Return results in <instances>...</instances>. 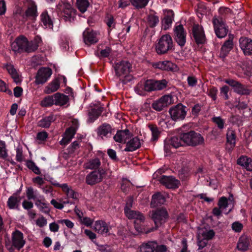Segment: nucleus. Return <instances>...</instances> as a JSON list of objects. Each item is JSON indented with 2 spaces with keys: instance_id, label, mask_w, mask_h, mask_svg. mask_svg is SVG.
Returning <instances> with one entry per match:
<instances>
[{
  "instance_id": "obj_1",
  "label": "nucleus",
  "mask_w": 252,
  "mask_h": 252,
  "mask_svg": "<svg viewBox=\"0 0 252 252\" xmlns=\"http://www.w3.org/2000/svg\"><path fill=\"white\" fill-rule=\"evenodd\" d=\"M167 84V82L165 80L141 81L137 85L135 91L138 94L143 95L145 92L162 90L166 87Z\"/></svg>"
},
{
  "instance_id": "obj_2",
  "label": "nucleus",
  "mask_w": 252,
  "mask_h": 252,
  "mask_svg": "<svg viewBox=\"0 0 252 252\" xmlns=\"http://www.w3.org/2000/svg\"><path fill=\"white\" fill-rule=\"evenodd\" d=\"M116 75L119 78L123 84H126L132 80L130 75L131 64L127 61H121L115 63L114 65Z\"/></svg>"
},
{
  "instance_id": "obj_3",
  "label": "nucleus",
  "mask_w": 252,
  "mask_h": 252,
  "mask_svg": "<svg viewBox=\"0 0 252 252\" xmlns=\"http://www.w3.org/2000/svg\"><path fill=\"white\" fill-rule=\"evenodd\" d=\"M131 201L129 200V202H127L126 206L124 209L125 215L128 219H134V227L138 232H143L142 228L138 225V223L143 222L145 220L144 217L142 214L139 212H136L131 210L130 208L131 207Z\"/></svg>"
},
{
  "instance_id": "obj_4",
  "label": "nucleus",
  "mask_w": 252,
  "mask_h": 252,
  "mask_svg": "<svg viewBox=\"0 0 252 252\" xmlns=\"http://www.w3.org/2000/svg\"><path fill=\"white\" fill-rule=\"evenodd\" d=\"M173 42L169 34L163 35L156 45V51L158 55H162L172 49Z\"/></svg>"
},
{
  "instance_id": "obj_5",
  "label": "nucleus",
  "mask_w": 252,
  "mask_h": 252,
  "mask_svg": "<svg viewBox=\"0 0 252 252\" xmlns=\"http://www.w3.org/2000/svg\"><path fill=\"white\" fill-rule=\"evenodd\" d=\"M182 139L185 144L192 146L200 145L204 141L203 137L199 133L193 131L182 134Z\"/></svg>"
},
{
  "instance_id": "obj_6",
  "label": "nucleus",
  "mask_w": 252,
  "mask_h": 252,
  "mask_svg": "<svg viewBox=\"0 0 252 252\" xmlns=\"http://www.w3.org/2000/svg\"><path fill=\"white\" fill-rule=\"evenodd\" d=\"M187 113V107L182 103H179L172 106L169 110L171 118L174 121L183 120L186 118Z\"/></svg>"
},
{
  "instance_id": "obj_7",
  "label": "nucleus",
  "mask_w": 252,
  "mask_h": 252,
  "mask_svg": "<svg viewBox=\"0 0 252 252\" xmlns=\"http://www.w3.org/2000/svg\"><path fill=\"white\" fill-rule=\"evenodd\" d=\"M106 175V172L103 168L92 171L86 176L85 178L86 183L89 185H94L101 182Z\"/></svg>"
},
{
  "instance_id": "obj_8",
  "label": "nucleus",
  "mask_w": 252,
  "mask_h": 252,
  "mask_svg": "<svg viewBox=\"0 0 252 252\" xmlns=\"http://www.w3.org/2000/svg\"><path fill=\"white\" fill-rule=\"evenodd\" d=\"M213 23L216 35L219 38L225 37L227 33L228 29L225 26L222 17H214L213 18Z\"/></svg>"
},
{
  "instance_id": "obj_9",
  "label": "nucleus",
  "mask_w": 252,
  "mask_h": 252,
  "mask_svg": "<svg viewBox=\"0 0 252 252\" xmlns=\"http://www.w3.org/2000/svg\"><path fill=\"white\" fill-rule=\"evenodd\" d=\"M58 9L62 11V16L65 21H71L75 16V10L68 3L62 2L57 6Z\"/></svg>"
},
{
  "instance_id": "obj_10",
  "label": "nucleus",
  "mask_w": 252,
  "mask_h": 252,
  "mask_svg": "<svg viewBox=\"0 0 252 252\" xmlns=\"http://www.w3.org/2000/svg\"><path fill=\"white\" fill-rule=\"evenodd\" d=\"M150 216L157 227L165 221L168 217V214L166 209L162 208L152 211L150 213Z\"/></svg>"
},
{
  "instance_id": "obj_11",
  "label": "nucleus",
  "mask_w": 252,
  "mask_h": 252,
  "mask_svg": "<svg viewBox=\"0 0 252 252\" xmlns=\"http://www.w3.org/2000/svg\"><path fill=\"white\" fill-rule=\"evenodd\" d=\"M224 81L232 87L234 92L239 94L248 95L251 92L250 90L247 89V87L235 80L228 79L224 80Z\"/></svg>"
},
{
  "instance_id": "obj_12",
  "label": "nucleus",
  "mask_w": 252,
  "mask_h": 252,
  "mask_svg": "<svg viewBox=\"0 0 252 252\" xmlns=\"http://www.w3.org/2000/svg\"><path fill=\"white\" fill-rule=\"evenodd\" d=\"M52 74V70L49 67L40 68L35 77V82L36 84L45 83L51 77Z\"/></svg>"
},
{
  "instance_id": "obj_13",
  "label": "nucleus",
  "mask_w": 252,
  "mask_h": 252,
  "mask_svg": "<svg viewBox=\"0 0 252 252\" xmlns=\"http://www.w3.org/2000/svg\"><path fill=\"white\" fill-rule=\"evenodd\" d=\"M28 44V39L24 36L17 37L11 43V49L15 52H26V48Z\"/></svg>"
},
{
  "instance_id": "obj_14",
  "label": "nucleus",
  "mask_w": 252,
  "mask_h": 252,
  "mask_svg": "<svg viewBox=\"0 0 252 252\" xmlns=\"http://www.w3.org/2000/svg\"><path fill=\"white\" fill-rule=\"evenodd\" d=\"M175 39L181 46L185 45L186 42V32L182 25L176 26L174 29Z\"/></svg>"
},
{
  "instance_id": "obj_15",
  "label": "nucleus",
  "mask_w": 252,
  "mask_h": 252,
  "mask_svg": "<svg viewBox=\"0 0 252 252\" xmlns=\"http://www.w3.org/2000/svg\"><path fill=\"white\" fill-rule=\"evenodd\" d=\"M159 182L168 189H176L179 187L180 182L173 176H162Z\"/></svg>"
},
{
  "instance_id": "obj_16",
  "label": "nucleus",
  "mask_w": 252,
  "mask_h": 252,
  "mask_svg": "<svg viewBox=\"0 0 252 252\" xmlns=\"http://www.w3.org/2000/svg\"><path fill=\"white\" fill-rule=\"evenodd\" d=\"M12 246L15 248L20 250L25 244L23 234L19 230L13 232L11 238Z\"/></svg>"
},
{
  "instance_id": "obj_17",
  "label": "nucleus",
  "mask_w": 252,
  "mask_h": 252,
  "mask_svg": "<svg viewBox=\"0 0 252 252\" xmlns=\"http://www.w3.org/2000/svg\"><path fill=\"white\" fill-rule=\"evenodd\" d=\"M110 229L109 225L103 220H97L94 225V229L95 231L102 235H108Z\"/></svg>"
},
{
  "instance_id": "obj_18",
  "label": "nucleus",
  "mask_w": 252,
  "mask_h": 252,
  "mask_svg": "<svg viewBox=\"0 0 252 252\" xmlns=\"http://www.w3.org/2000/svg\"><path fill=\"white\" fill-rule=\"evenodd\" d=\"M97 32L89 29H86L83 32V39L87 45L94 44L98 41Z\"/></svg>"
},
{
  "instance_id": "obj_19",
  "label": "nucleus",
  "mask_w": 252,
  "mask_h": 252,
  "mask_svg": "<svg viewBox=\"0 0 252 252\" xmlns=\"http://www.w3.org/2000/svg\"><path fill=\"white\" fill-rule=\"evenodd\" d=\"M240 46L245 55H252V39L247 37H241Z\"/></svg>"
},
{
  "instance_id": "obj_20",
  "label": "nucleus",
  "mask_w": 252,
  "mask_h": 252,
  "mask_svg": "<svg viewBox=\"0 0 252 252\" xmlns=\"http://www.w3.org/2000/svg\"><path fill=\"white\" fill-rule=\"evenodd\" d=\"M192 32L197 44L203 43L205 41V34L202 26L198 25L194 26Z\"/></svg>"
},
{
  "instance_id": "obj_21",
  "label": "nucleus",
  "mask_w": 252,
  "mask_h": 252,
  "mask_svg": "<svg viewBox=\"0 0 252 252\" xmlns=\"http://www.w3.org/2000/svg\"><path fill=\"white\" fill-rule=\"evenodd\" d=\"M4 67L10 75L15 83L18 84L22 81L21 75L18 72L12 64L10 63H6L4 65Z\"/></svg>"
},
{
  "instance_id": "obj_22",
  "label": "nucleus",
  "mask_w": 252,
  "mask_h": 252,
  "mask_svg": "<svg viewBox=\"0 0 252 252\" xmlns=\"http://www.w3.org/2000/svg\"><path fill=\"white\" fill-rule=\"evenodd\" d=\"M153 66L155 68H158L162 70H173L176 67L175 64L170 61H165L158 62L153 63Z\"/></svg>"
},
{
  "instance_id": "obj_23",
  "label": "nucleus",
  "mask_w": 252,
  "mask_h": 252,
  "mask_svg": "<svg viewBox=\"0 0 252 252\" xmlns=\"http://www.w3.org/2000/svg\"><path fill=\"white\" fill-rule=\"evenodd\" d=\"M60 87V80L56 78L53 80L45 87L44 92L46 94H50L58 90Z\"/></svg>"
},
{
  "instance_id": "obj_24",
  "label": "nucleus",
  "mask_w": 252,
  "mask_h": 252,
  "mask_svg": "<svg viewBox=\"0 0 252 252\" xmlns=\"http://www.w3.org/2000/svg\"><path fill=\"white\" fill-rule=\"evenodd\" d=\"M233 47V37L230 36L229 39L226 40L221 47L220 52V57L221 58H224Z\"/></svg>"
},
{
  "instance_id": "obj_25",
  "label": "nucleus",
  "mask_w": 252,
  "mask_h": 252,
  "mask_svg": "<svg viewBox=\"0 0 252 252\" xmlns=\"http://www.w3.org/2000/svg\"><path fill=\"white\" fill-rule=\"evenodd\" d=\"M56 186L61 188L68 198H71L74 199H77L78 198L79 194L73 190L71 187L68 186L67 184H57Z\"/></svg>"
},
{
  "instance_id": "obj_26",
  "label": "nucleus",
  "mask_w": 252,
  "mask_h": 252,
  "mask_svg": "<svg viewBox=\"0 0 252 252\" xmlns=\"http://www.w3.org/2000/svg\"><path fill=\"white\" fill-rule=\"evenodd\" d=\"M236 135L235 130L232 128H228L226 133V139L227 146H229V150H232L236 145Z\"/></svg>"
},
{
  "instance_id": "obj_27",
  "label": "nucleus",
  "mask_w": 252,
  "mask_h": 252,
  "mask_svg": "<svg viewBox=\"0 0 252 252\" xmlns=\"http://www.w3.org/2000/svg\"><path fill=\"white\" fill-rule=\"evenodd\" d=\"M141 146V142L140 139L137 137H134L130 139L126 143L125 151L133 152L138 149Z\"/></svg>"
},
{
  "instance_id": "obj_28",
  "label": "nucleus",
  "mask_w": 252,
  "mask_h": 252,
  "mask_svg": "<svg viewBox=\"0 0 252 252\" xmlns=\"http://www.w3.org/2000/svg\"><path fill=\"white\" fill-rule=\"evenodd\" d=\"M251 239L246 235L241 236L237 243V248L239 251H246L248 250Z\"/></svg>"
},
{
  "instance_id": "obj_29",
  "label": "nucleus",
  "mask_w": 252,
  "mask_h": 252,
  "mask_svg": "<svg viewBox=\"0 0 252 252\" xmlns=\"http://www.w3.org/2000/svg\"><path fill=\"white\" fill-rule=\"evenodd\" d=\"M101 165V161L97 158H91L88 160L83 165V167L86 169H99V167Z\"/></svg>"
},
{
  "instance_id": "obj_30",
  "label": "nucleus",
  "mask_w": 252,
  "mask_h": 252,
  "mask_svg": "<svg viewBox=\"0 0 252 252\" xmlns=\"http://www.w3.org/2000/svg\"><path fill=\"white\" fill-rule=\"evenodd\" d=\"M54 104L57 106H62L66 104L69 101L68 96L59 93L54 94Z\"/></svg>"
},
{
  "instance_id": "obj_31",
  "label": "nucleus",
  "mask_w": 252,
  "mask_h": 252,
  "mask_svg": "<svg viewBox=\"0 0 252 252\" xmlns=\"http://www.w3.org/2000/svg\"><path fill=\"white\" fill-rule=\"evenodd\" d=\"M76 133V131L72 127L68 128L64 134L63 138L60 141V144L62 145H66L69 143L73 137Z\"/></svg>"
},
{
  "instance_id": "obj_32",
  "label": "nucleus",
  "mask_w": 252,
  "mask_h": 252,
  "mask_svg": "<svg viewBox=\"0 0 252 252\" xmlns=\"http://www.w3.org/2000/svg\"><path fill=\"white\" fill-rule=\"evenodd\" d=\"M26 6L27 9L25 12V16L26 17H34L37 16V7L32 1H28Z\"/></svg>"
},
{
  "instance_id": "obj_33",
  "label": "nucleus",
  "mask_w": 252,
  "mask_h": 252,
  "mask_svg": "<svg viewBox=\"0 0 252 252\" xmlns=\"http://www.w3.org/2000/svg\"><path fill=\"white\" fill-rule=\"evenodd\" d=\"M174 17V13L172 10H168L162 20V27L164 30L168 29L171 26Z\"/></svg>"
},
{
  "instance_id": "obj_34",
  "label": "nucleus",
  "mask_w": 252,
  "mask_h": 252,
  "mask_svg": "<svg viewBox=\"0 0 252 252\" xmlns=\"http://www.w3.org/2000/svg\"><path fill=\"white\" fill-rule=\"evenodd\" d=\"M157 246L156 241H149L142 243L139 247V252H155V247Z\"/></svg>"
},
{
  "instance_id": "obj_35",
  "label": "nucleus",
  "mask_w": 252,
  "mask_h": 252,
  "mask_svg": "<svg viewBox=\"0 0 252 252\" xmlns=\"http://www.w3.org/2000/svg\"><path fill=\"white\" fill-rule=\"evenodd\" d=\"M130 132L127 129L120 130L114 136L115 141L119 143H125L129 136Z\"/></svg>"
},
{
  "instance_id": "obj_36",
  "label": "nucleus",
  "mask_w": 252,
  "mask_h": 252,
  "mask_svg": "<svg viewBox=\"0 0 252 252\" xmlns=\"http://www.w3.org/2000/svg\"><path fill=\"white\" fill-rule=\"evenodd\" d=\"M165 197L159 192L154 194L152 196L151 205L152 207H156L164 203Z\"/></svg>"
},
{
  "instance_id": "obj_37",
  "label": "nucleus",
  "mask_w": 252,
  "mask_h": 252,
  "mask_svg": "<svg viewBox=\"0 0 252 252\" xmlns=\"http://www.w3.org/2000/svg\"><path fill=\"white\" fill-rule=\"evenodd\" d=\"M237 163L244 167L247 170L252 171V158L246 156H242L238 159Z\"/></svg>"
},
{
  "instance_id": "obj_38",
  "label": "nucleus",
  "mask_w": 252,
  "mask_h": 252,
  "mask_svg": "<svg viewBox=\"0 0 252 252\" xmlns=\"http://www.w3.org/2000/svg\"><path fill=\"white\" fill-rule=\"evenodd\" d=\"M56 120V117L54 115L45 117L39 121L37 126L42 128H48L51 124Z\"/></svg>"
},
{
  "instance_id": "obj_39",
  "label": "nucleus",
  "mask_w": 252,
  "mask_h": 252,
  "mask_svg": "<svg viewBox=\"0 0 252 252\" xmlns=\"http://www.w3.org/2000/svg\"><path fill=\"white\" fill-rule=\"evenodd\" d=\"M214 235L215 233L212 230H208L205 229H201L199 230L197 237L198 239H205L208 241L211 239Z\"/></svg>"
},
{
  "instance_id": "obj_40",
  "label": "nucleus",
  "mask_w": 252,
  "mask_h": 252,
  "mask_svg": "<svg viewBox=\"0 0 252 252\" xmlns=\"http://www.w3.org/2000/svg\"><path fill=\"white\" fill-rule=\"evenodd\" d=\"M41 21L46 28L52 29L53 21L47 11H44L40 15Z\"/></svg>"
},
{
  "instance_id": "obj_41",
  "label": "nucleus",
  "mask_w": 252,
  "mask_h": 252,
  "mask_svg": "<svg viewBox=\"0 0 252 252\" xmlns=\"http://www.w3.org/2000/svg\"><path fill=\"white\" fill-rule=\"evenodd\" d=\"M20 197L16 195H13L9 197L7 201V206L10 209H17L20 201Z\"/></svg>"
},
{
  "instance_id": "obj_42",
  "label": "nucleus",
  "mask_w": 252,
  "mask_h": 252,
  "mask_svg": "<svg viewBox=\"0 0 252 252\" xmlns=\"http://www.w3.org/2000/svg\"><path fill=\"white\" fill-rule=\"evenodd\" d=\"M219 207L221 209V211L224 214H227L229 213L231 209L230 208L228 210L227 208L228 207V200L225 197H221L220 198L218 202Z\"/></svg>"
},
{
  "instance_id": "obj_43",
  "label": "nucleus",
  "mask_w": 252,
  "mask_h": 252,
  "mask_svg": "<svg viewBox=\"0 0 252 252\" xmlns=\"http://www.w3.org/2000/svg\"><path fill=\"white\" fill-rule=\"evenodd\" d=\"M111 132V127L109 125L103 124L100 126L97 129L98 135L103 138L110 134Z\"/></svg>"
},
{
  "instance_id": "obj_44",
  "label": "nucleus",
  "mask_w": 252,
  "mask_h": 252,
  "mask_svg": "<svg viewBox=\"0 0 252 252\" xmlns=\"http://www.w3.org/2000/svg\"><path fill=\"white\" fill-rule=\"evenodd\" d=\"M35 204L39 210L44 213L48 214L50 211L49 204L42 201L41 199H38L36 200Z\"/></svg>"
},
{
  "instance_id": "obj_45",
  "label": "nucleus",
  "mask_w": 252,
  "mask_h": 252,
  "mask_svg": "<svg viewBox=\"0 0 252 252\" xmlns=\"http://www.w3.org/2000/svg\"><path fill=\"white\" fill-rule=\"evenodd\" d=\"M101 110L100 109H92L88 113V122H94L100 115Z\"/></svg>"
},
{
  "instance_id": "obj_46",
  "label": "nucleus",
  "mask_w": 252,
  "mask_h": 252,
  "mask_svg": "<svg viewBox=\"0 0 252 252\" xmlns=\"http://www.w3.org/2000/svg\"><path fill=\"white\" fill-rule=\"evenodd\" d=\"M54 97L53 95H48L45 97L41 102L40 105L42 107H48L54 104Z\"/></svg>"
},
{
  "instance_id": "obj_47",
  "label": "nucleus",
  "mask_w": 252,
  "mask_h": 252,
  "mask_svg": "<svg viewBox=\"0 0 252 252\" xmlns=\"http://www.w3.org/2000/svg\"><path fill=\"white\" fill-rule=\"evenodd\" d=\"M149 128L152 133L151 140L153 141H157L160 135V131L157 126L154 125H149Z\"/></svg>"
},
{
  "instance_id": "obj_48",
  "label": "nucleus",
  "mask_w": 252,
  "mask_h": 252,
  "mask_svg": "<svg viewBox=\"0 0 252 252\" xmlns=\"http://www.w3.org/2000/svg\"><path fill=\"white\" fill-rule=\"evenodd\" d=\"M149 0H130L131 4L136 8L139 9L145 7Z\"/></svg>"
},
{
  "instance_id": "obj_49",
  "label": "nucleus",
  "mask_w": 252,
  "mask_h": 252,
  "mask_svg": "<svg viewBox=\"0 0 252 252\" xmlns=\"http://www.w3.org/2000/svg\"><path fill=\"white\" fill-rule=\"evenodd\" d=\"M77 6L78 9L82 13L85 12L89 5L88 0H76Z\"/></svg>"
},
{
  "instance_id": "obj_50",
  "label": "nucleus",
  "mask_w": 252,
  "mask_h": 252,
  "mask_svg": "<svg viewBox=\"0 0 252 252\" xmlns=\"http://www.w3.org/2000/svg\"><path fill=\"white\" fill-rule=\"evenodd\" d=\"M171 143L172 147L177 148L182 145H183L184 142L182 139V135L180 138L178 137H173L170 140H169Z\"/></svg>"
},
{
  "instance_id": "obj_51",
  "label": "nucleus",
  "mask_w": 252,
  "mask_h": 252,
  "mask_svg": "<svg viewBox=\"0 0 252 252\" xmlns=\"http://www.w3.org/2000/svg\"><path fill=\"white\" fill-rule=\"evenodd\" d=\"M166 107L174 103L175 99L174 96L171 94L164 95L160 97Z\"/></svg>"
},
{
  "instance_id": "obj_52",
  "label": "nucleus",
  "mask_w": 252,
  "mask_h": 252,
  "mask_svg": "<svg viewBox=\"0 0 252 252\" xmlns=\"http://www.w3.org/2000/svg\"><path fill=\"white\" fill-rule=\"evenodd\" d=\"M26 193L29 200L33 199L35 201L36 200L38 199V194L36 191H34L31 187L28 188Z\"/></svg>"
},
{
  "instance_id": "obj_53",
  "label": "nucleus",
  "mask_w": 252,
  "mask_h": 252,
  "mask_svg": "<svg viewBox=\"0 0 252 252\" xmlns=\"http://www.w3.org/2000/svg\"><path fill=\"white\" fill-rule=\"evenodd\" d=\"M152 107L156 111H160L166 107L162 99L160 98L158 99L155 101L152 104Z\"/></svg>"
},
{
  "instance_id": "obj_54",
  "label": "nucleus",
  "mask_w": 252,
  "mask_h": 252,
  "mask_svg": "<svg viewBox=\"0 0 252 252\" xmlns=\"http://www.w3.org/2000/svg\"><path fill=\"white\" fill-rule=\"evenodd\" d=\"M38 47V43L37 41H28V44L26 48V52H32L35 51Z\"/></svg>"
},
{
  "instance_id": "obj_55",
  "label": "nucleus",
  "mask_w": 252,
  "mask_h": 252,
  "mask_svg": "<svg viewBox=\"0 0 252 252\" xmlns=\"http://www.w3.org/2000/svg\"><path fill=\"white\" fill-rule=\"evenodd\" d=\"M26 165L28 168L32 170L35 174L39 175L41 174L39 168L32 161L29 160L26 162Z\"/></svg>"
},
{
  "instance_id": "obj_56",
  "label": "nucleus",
  "mask_w": 252,
  "mask_h": 252,
  "mask_svg": "<svg viewBox=\"0 0 252 252\" xmlns=\"http://www.w3.org/2000/svg\"><path fill=\"white\" fill-rule=\"evenodd\" d=\"M158 22L159 20L158 17L154 15H150L148 16V23L150 27H155Z\"/></svg>"
},
{
  "instance_id": "obj_57",
  "label": "nucleus",
  "mask_w": 252,
  "mask_h": 252,
  "mask_svg": "<svg viewBox=\"0 0 252 252\" xmlns=\"http://www.w3.org/2000/svg\"><path fill=\"white\" fill-rule=\"evenodd\" d=\"M7 157L5 143L4 141L0 140V158H5Z\"/></svg>"
},
{
  "instance_id": "obj_58",
  "label": "nucleus",
  "mask_w": 252,
  "mask_h": 252,
  "mask_svg": "<svg viewBox=\"0 0 252 252\" xmlns=\"http://www.w3.org/2000/svg\"><path fill=\"white\" fill-rule=\"evenodd\" d=\"M213 121L218 126L220 129H223L224 128L225 121L220 117H214Z\"/></svg>"
},
{
  "instance_id": "obj_59",
  "label": "nucleus",
  "mask_w": 252,
  "mask_h": 252,
  "mask_svg": "<svg viewBox=\"0 0 252 252\" xmlns=\"http://www.w3.org/2000/svg\"><path fill=\"white\" fill-rule=\"evenodd\" d=\"M112 49L110 46H107L104 49H102L100 52V58L108 57L112 53Z\"/></svg>"
},
{
  "instance_id": "obj_60",
  "label": "nucleus",
  "mask_w": 252,
  "mask_h": 252,
  "mask_svg": "<svg viewBox=\"0 0 252 252\" xmlns=\"http://www.w3.org/2000/svg\"><path fill=\"white\" fill-rule=\"evenodd\" d=\"M35 223L39 227H43L47 225V221L45 218L41 216L36 220Z\"/></svg>"
},
{
  "instance_id": "obj_61",
  "label": "nucleus",
  "mask_w": 252,
  "mask_h": 252,
  "mask_svg": "<svg viewBox=\"0 0 252 252\" xmlns=\"http://www.w3.org/2000/svg\"><path fill=\"white\" fill-rule=\"evenodd\" d=\"M231 228L236 232H240L243 228V225L239 221H235L232 224Z\"/></svg>"
},
{
  "instance_id": "obj_62",
  "label": "nucleus",
  "mask_w": 252,
  "mask_h": 252,
  "mask_svg": "<svg viewBox=\"0 0 252 252\" xmlns=\"http://www.w3.org/2000/svg\"><path fill=\"white\" fill-rule=\"evenodd\" d=\"M229 91V87L226 85L223 86L220 89V94L221 95L224 96V98L225 100H227L229 98L228 94Z\"/></svg>"
},
{
  "instance_id": "obj_63",
  "label": "nucleus",
  "mask_w": 252,
  "mask_h": 252,
  "mask_svg": "<svg viewBox=\"0 0 252 252\" xmlns=\"http://www.w3.org/2000/svg\"><path fill=\"white\" fill-rule=\"evenodd\" d=\"M105 21L107 25L110 29H112L115 28V23L114 17L112 16L109 15L107 16Z\"/></svg>"
},
{
  "instance_id": "obj_64",
  "label": "nucleus",
  "mask_w": 252,
  "mask_h": 252,
  "mask_svg": "<svg viewBox=\"0 0 252 252\" xmlns=\"http://www.w3.org/2000/svg\"><path fill=\"white\" fill-rule=\"evenodd\" d=\"M58 223L65 224L68 228H72L74 227V223L68 219L60 220H58Z\"/></svg>"
}]
</instances>
